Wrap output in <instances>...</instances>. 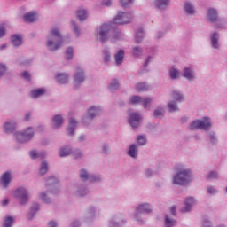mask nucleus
<instances>
[{
  "instance_id": "nucleus-1",
  "label": "nucleus",
  "mask_w": 227,
  "mask_h": 227,
  "mask_svg": "<svg viewBox=\"0 0 227 227\" xmlns=\"http://www.w3.org/2000/svg\"><path fill=\"white\" fill-rule=\"evenodd\" d=\"M48 49L51 51H58L61 45H63V38L58 28L51 29L50 33V39H48L46 43Z\"/></svg>"
},
{
  "instance_id": "nucleus-2",
  "label": "nucleus",
  "mask_w": 227,
  "mask_h": 227,
  "mask_svg": "<svg viewBox=\"0 0 227 227\" xmlns=\"http://www.w3.org/2000/svg\"><path fill=\"white\" fill-rule=\"evenodd\" d=\"M210 127H212V123L210 122V119L207 117H204L202 120H196L192 122L190 129L192 130H209Z\"/></svg>"
},
{
  "instance_id": "nucleus-3",
  "label": "nucleus",
  "mask_w": 227,
  "mask_h": 227,
  "mask_svg": "<svg viewBox=\"0 0 227 227\" xmlns=\"http://www.w3.org/2000/svg\"><path fill=\"white\" fill-rule=\"evenodd\" d=\"M191 182V172L188 170H182L174 177V184L177 185H185Z\"/></svg>"
},
{
  "instance_id": "nucleus-4",
  "label": "nucleus",
  "mask_w": 227,
  "mask_h": 227,
  "mask_svg": "<svg viewBox=\"0 0 227 227\" xmlns=\"http://www.w3.org/2000/svg\"><path fill=\"white\" fill-rule=\"evenodd\" d=\"M132 20V14L130 12H120L114 20V24H129Z\"/></svg>"
},
{
  "instance_id": "nucleus-5",
  "label": "nucleus",
  "mask_w": 227,
  "mask_h": 227,
  "mask_svg": "<svg viewBox=\"0 0 227 227\" xmlns=\"http://www.w3.org/2000/svg\"><path fill=\"white\" fill-rule=\"evenodd\" d=\"M33 136H35L33 129L28 128L23 133H17L16 139L19 143H26L27 141H29L33 137Z\"/></svg>"
},
{
  "instance_id": "nucleus-6",
  "label": "nucleus",
  "mask_w": 227,
  "mask_h": 227,
  "mask_svg": "<svg viewBox=\"0 0 227 227\" xmlns=\"http://www.w3.org/2000/svg\"><path fill=\"white\" fill-rule=\"evenodd\" d=\"M152 98H141L139 96H134L129 99V104H142L145 107V109H147L152 106Z\"/></svg>"
},
{
  "instance_id": "nucleus-7",
  "label": "nucleus",
  "mask_w": 227,
  "mask_h": 227,
  "mask_svg": "<svg viewBox=\"0 0 227 227\" xmlns=\"http://www.w3.org/2000/svg\"><path fill=\"white\" fill-rule=\"evenodd\" d=\"M15 198L20 199V205H25V203H27V200H29V195H27V191L24 188H18L14 192Z\"/></svg>"
},
{
  "instance_id": "nucleus-8",
  "label": "nucleus",
  "mask_w": 227,
  "mask_h": 227,
  "mask_svg": "<svg viewBox=\"0 0 227 227\" xmlns=\"http://www.w3.org/2000/svg\"><path fill=\"white\" fill-rule=\"evenodd\" d=\"M111 27H113V24L105 23L101 26V29L99 31V38L101 42H107V35H109Z\"/></svg>"
},
{
  "instance_id": "nucleus-9",
  "label": "nucleus",
  "mask_w": 227,
  "mask_h": 227,
  "mask_svg": "<svg viewBox=\"0 0 227 227\" xmlns=\"http://www.w3.org/2000/svg\"><path fill=\"white\" fill-rule=\"evenodd\" d=\"M141 114L137 113H133L129 115V121L134 129H137L139 127V122L141 121Z\"/></svg>"
},
{
  "instance_id": "nucleus-10",
  "label": "nucleus",
  "mask_w": 227,
  "mask_h": 227,
  "mask_svg": "<svg viewBox=\"0 0 227 227\" xmlns=\"http://www.w3.org/2000/svg\"><path fill=\"white\" fill-rule=\"evenodd\" d=\"M84 82V72L81 68H77L76 74H74V86L81 84Z\"/></svg>"
},
{
  "instance_id": "nucleus-11",
  "label": "nucleus",
  "mask_w": 227,
  "mask_h": 227,
  "mask_svg": "<svg viewBox=\"0 0 227 227\" xmlns=\"http://www.w3.org/2000/svg\"><path fill=\"white\" fill-rule=\"evenodd\" d=\"M192 205H196V200H194V198H192V197L186 199L185 207L182 208L181 212L183 214H185V212H189L191 210V207H192Z\"/></svg>"
},
{
  "instance_id": "nucleus-12",
  "label": "nucleus",
  "mask_w": 227,
  "mask_h": 227,
  "mask_svg": "<svg viewBox=\"0 0 227 227\" xmlns=\"http://www.w3.org/2000/svg\"><path fill=\"white\" fill-rule=\"evenodd\" d=\"M10 182H12V174H10V172H4L1 177L3 187H8Z\"/></svg>"
},
{
  "instance_id": "nucleus-13",
  "label": "nucleus",
  "mask_w": 227,
  "mask_h": 227,
  "mask_svg": "<svg viewBox=\"0 0 227 227\" xmlns=\"http://www.w3.org/2000/svg\"><path fill=\"white\" fill-rule=\"evenodd\" d=\"M152 207L148 204H142L137 207V214H150Z\"/></svg>"
},
{
  "instance_id": "nucleus-14",
  "label": "nucleus",
  "mask_w": 227,
  "mask_h": 227,
  "mask_svg": "<svg viewBox=\"0 0 227 227\" xmlns=\"http://www.w3.org/2000/svg\"><path fill=\"white\" fill-rule=\"evenodd\" d=\"M15 129H17V124H15V122H5L4 125V130L6 134L13 132Z\"/></svg>"
},
{
  "instance_id": "nucleus-15",
  "label": "nucleus",
  "mask_w": 227,
  "mask_h": 227,
  "mask_svg": "<svg viewBox=\"0 0 227 227\" xmlns=\"http://www.w3.org/2000/svg\"><path fill=\"white\" fill-rule=\"evenodd\" d=\"M23 19L25 22H35L38 19V16L36 12H27L23 16Z\"/></svg>"
},
{
  "instance_id": "nucleus-16",
  "label": "nucleus",
  "mask_w": 227,
  "mask_h": 227,
  "mask_svg": "<svg viewBox=\"0 0 227 227\" xmlns=\"http://www.w3.org/2000/svg\"><path fill=\"white\" fill-rule=\"evenodd\" d=\"M116 65H121L123 63V58H125V51L120 50L114 56Z\"/></svg>"
},
{
  "instance_id": "nucleus-17",
  "label": "nucleus",
  "mask_w": 227,
  "mask_h": 227,
  "mask_svg": "<svg viewBox=\"0 0 227 227\" xmlns=\"http://www.w3.org/2000/svg\"><path fill=\"white\" fill-rule=\"evenodd\" d=\"M75 127H77V122L75 121V120L70 119L67 126V130L69 131L71 136H74V132H75Z\"/></svg>"
},
{
  "instance_id": "nucleus-18",
  "label": "nucleus",
  "mask_w": 227,
  "mask_h": 227,
  "mask_svg": "<svg viewBox=\"0 0 227 227\" xmlns=\"http://www.w3.org/2000/svg\"><path fill=\"white\" fill-rule=\"evenodd\" d=\"M207 18L210 22H215L217 20V11L215 9H209Z\"/></svg>"
},
{
  "instance_id": "nucleus-19",
  "label": "nucleus",
  "mask_w": 227,
  "mask_h": 227,
  "mask_svg": "<svg viewBox=\"0 0 227 227\" xmlns=\"http://www.w3.org/2000/svg\"><path fill=\"white\" fill-rule=\"evenodd\" d=\"M169 4V0H156L155 6L159 8V10H164V7Z\"/></svg>"
},
{
  "instance_id": "nucleus-20",
  "label": "nucleus",
  "mask_w": 227,
  "mask_h": 227,
  "mask_svg": "<svg viewBox=\"0 0 227 227\" xmlns=\"http://www.w3.org/2000/svg\"><path fill=\"white\" fill-rule=\"evenodd\" d=\"M59 84H65L68 82V76L66 74H59L56 76Z\"/></svg>"
},
{
  "instance_id": "nucleus-21",
  "label": "nucleus",
  "mask_w": 227,
  "mask_h": 227,
  "mask_svg": "<svg viewBox=\"0 0 227 227\" xmlns=\"http://www.w3.org/2000/svg\"><path fill=\"white\" fill-rule=\"evenodd\" d=\"M12 43L14 45V47H19V45H22V37L18 35H12Z\"/></svg>"
},
{
  "instance_id": "nucleus-22",
  "label": "nucleus",
  "mask_w": 227,
  "mask_h": 227,
  "mask_svg": "<svg viewBox=\"0 0 227 227\" xmlns=\"http://www.w3.org/2000/svg\"><path fill=\"white\" fill-rule=\"evenodd\" d=\"M211 43L215 49L219 47V35L217 33H214L211 35Z\"/></svg>"
},
{
  "instance_id": "nucleus-23",
  "label": "nucleus",
  "mask_w": 227,
  "mask_h": 227,
  "mask_svg": "<svg viewBox=\"0 0 227 227\" xmlns=\"http://www.w3.org/2000/svg\"><path fill=\"white\" fill-rule=\"evenodd\" d=\"M98 113H100V108L95 107V106H91L88 111L89 117L91 119H93V117L97 116V114H98Z\"/></svg>"
},
{
  "instance_id": "nucleus-24",
  "label": "nucleus",
  "mask_w": 227,
  "mask_h": 227,
  "mask_svg": "<svg viewBox=\"0 0 227 227\" xmlns=\"http://www.w3.org/2000/svg\"><path fill=\"white\" fill-rule=\"evenodd\" d=\"M44 93H45V90L43 89L34 90L31 92V97L32 98H37V97H42V95H43Z\"/></svg>"
},
{
  "instance_id": "nucleus-25",
  "label": "nucleus",
  "mask_w": 227,
  "mask_h": 227,
  "mask_svg": "<svg viewBox=\"0 0 227 227\" xmlns=\"http://www.w3.org/2000/svg\"><path fill=\"white\" fill-rule=\"evenodd\" d=\"M76 15L79 20H85L86 17H88L86 10L84 9H79L76 12Z\"/></svg>"
},
{
  "instance_id": "nucleus-26",
  "label": "nucleus",
  "mask_w": 227,
  "mask_h": 227,
  "mask_svg": "<svg viewBox=\"0 0 227 227\" xmlns=\"http://www.w3.org/2000/svg\"><path fill=\"white\" fill-rule=\"evenodd\" d=\"M184 77L186 79H194V74H192V69L191 67H185L184 70Z\"/></svg>"
},
{
  "instance_id": "nucleus-27",
  "label": "nucleus",
  "mask_w": 227,
  "mask_h": 227,
  "mask_svg": "<svg viewBox=\"0 0 227 227\" xmlns=\"http://www.w3.org/2000/svg\"><path fill=\"white\" fill-rule=\"evenodd\" d=\"M63 117H61V115H55L53 117L55 127H61V125H63Z\"/></svg>"
},
{
  "instance_id": "nucleus-28",
  "label": "nucleus",
  "mask_w": 227,
  "mask_h": 227,
  "mask_svg": "<svg viewBox=\"0 0 227 227\" xmlns=\"http://www.w3.org/2000/svg\"><path fill=\"white\" fill-rule=\"evenodd\" d=\"M128 154L129 155V157H133V158L137 157V150H136V145H131L129 146Z\"/></svg>"
},
{
  "instance_id": "nucleus-29",
  "label": "nucleus",
  "mask_w": 227,
  "mask_h": 227,
  "mask_svg": "<svg viewBox=\"0 0 227 227\" xmlns=\"http://www.w3.org/2000/svg\"><path fill=\"white\" fill-rule=\"evenodd\" d=\"M49 170V165L47 162L43 161L41 164V168L39 170L40 175H45V173Z\"/></svg>"
},
{
  "instance_id": "nucleus-30",
  "label": "nucleus",
  "mask_w": 227,
  "mask_h": 227,
  "mask_svg": "<svg viewBox=\"0 0 227 227\" xmlns=\"http://www.w3.org/2000/svg\"><path fill=\"white\" fill-rule=\"evenodd\" d=\"M184 10H185L186 13H188L190 15H192L194 13V7L189 3L185 4Z\"/></svg>"
},
{
  "instance_id": "nucleus-31",
  "label": "nucleus",
  "mask_w": 227,
  "mask_h": 227,
  "mask_svg": "<svg viewBox=\"0 0 227 227\" xmlns=\"http://www.w3.org/2000/svg\"><path fill=\"white\" fill-rule=\"evenodd\" d=\"M120 88V83L118 82V80L114 79L112 82L109 85V90H118Z\"/></svg>"
},
{
  "instance_id": "nucleus-32",
  "label": "nucleus",
  "mask_w": 227,
  "mask_h": 227,
  "mask_svg": "<svg viewBox=\"0 0 227 227\" xmlns=\"http://www.w3.org/2000/svg\"><path fill=\"white\" fill-rule=\"evenodd\" d=\"M13 224V217L8 216L4 219V227H12Z\"/></svg>"
},
{
  "instance_id": "nucleus-33",
  "label": "nucleus",
  "mask_w": 227,
  "mask_h": 227,
  "mask_svg": "<svg viewBox=\"0 0 227 227\" xmlns=\"http://www.w3.org/2000/svg\"><path fill=\"white\" fill-rule=\"evenodd\" d=\"M104 61L105 63H109V61H111V52L107 49H105L104 51Z\"/></svg>"
},
{
  "instance_id": "nucleus-34",
  "label": "nucleus",
  "mask_w": 227,
  "mask_h": 227,
  "mask_svg": "<svg viewBox=\"0 0 227 227\" xmlns=\"http://www.w3.org/2000/svg\"><path fill=\"white\" fill-rule=\"evenodd\" d=\"M176 223V221L171 220V219H169L168 215H166V217H165V224H166L167 227H173V226H175Z\"/></svg>"
},
{
  "instance_id": "nucleus-35",
  "label": "nucleus",
  "mask_w": 227,
  "mask_h": 227,
  "mask_svg": "<svg viewBox=\"0 0 227 227\" xmlns=\"http://www.w3.org/2000/svg\"><path fill=\"white\" fill-rule=\"evenodd\" d=\"M168 109L171 113L175 112V111H178V106H176V102L175 101H170L168 103Z\"/></svg>"
},
{
  "instance_id": "nucleus-36",
  "label": "nucleus",
  "mask_w": 227,
  "mask_h": 227,
  "mask_svg": "<svg viewBox=\"0 0 227 227\" xmlns=\"http://www.w3.org/2000/svg\"><path fill=\"white\" fill-rule=\"evenodd\" d=\"M70 153H72V150L69 149L67 151V149H65V148L60 149V152L59 153V157H68V155H70Z\"/></svg>"
},
{
  "instance_id": "nucleus-37",
  "label": "nucleus",
  "mask_w": 227,
  "mask_h": 227,
  "mask_svg": "<svg viewBox=\"0 0 227 227\" xmlns=\"http://www.w3.org/2000/svg\"><path fill=\"white\" fill-rule=\"evenodd\" d=\"M66 58H67V59H72V58H74V48L69 47L67 49Z\"/></svg>"
},
{
  "instance_id": "nucleus-38",
  "label": "nucleus",
  "mask_w": 227,
  "mask_h": 227,
  "mask_svg": "<svg viewBox=\"0 0 227 227\" xmlns=\"http://www.w3.org/2000/svg\"><path fill=\"white\" fill-rule=\"evenodd\" d=\"M143 38H145V35H143V30L137 32L136 42L137 43H141V42H143Z\"/></svg>"
},
{
  "instance_id": "nucleus-39",
  "label": "nucleus",
  "mask_w": 227,
  "mask_h": 227,
  "mask_svg": "<svg viewBox=\"0 0 227 227\" xmlns=\"http://www.w3.org/2000/svg\"><path fill=\"white\" fill-rule=\"evenodd\" d=\"M172 95H173V98H175V100H177L179 102H182V100H184V96L182 94H180L179 92L174 91Z\"/></svg>"
},
{
  "instance_id": "nucleus-40",
  "label": "nucleus",
  "mask_w": 227,
  "mask_h": 227,
  "mask_svg": "<svg viewBox=\"0 0 227 227\" xmlns=\"http://www.w3.org/2000/svg\"><path fill=\"white\" fill-rule=\"evenodd\" d=\"M179 74H180V72H178V70H176L173 67L170 69L171 79H176V77H178Z\"/></svg>"
},
{
  "instance_id": "nucleus-41",
  "label": "nucleus",
  "mask_w": 227,
  "mask_h": 227,
  "mask_svg": "<svg viewBox=\"0 0 227 227\" xmlns=\"http://www.w3.org/2000/svg\"><path fill=\"white\" fill-rule=\"evenodd\" d=\"M137 91H146V90H148V86L145 83H138L137 84Z\"/></svg>"
},
{
  "instance_id": "nucleus-42",
  "label": "nucleus",
  "mask_w": 227,
  "mask_h": 227,
  "mask_svg": "<svg viewBox=\"0 0 227 227\" xmlns=\"http://www.w3.org/2000/svg\"><path fill=\"white\" fill-rule=\"evenodd\" d=\"M80 178H82V180H83V181L88 180V172L85 169L81 170Z\"/></svg>"
},
{
  "instance_id": "nucleus-43",
  "label": "nucleus",
  "mask_w": 227,
  "mask_h": 227,
  "mask_svg": "<svg viewBox=\"0 0 227 227\" xmlns=\"http://www.w3.org/2000/svg\"><path fill=\"white\" fill-rule=\"evenodd\" d=\"M218 178V175L216 172H210L209 175L207 176V180H215Z\"/></svg>"
},
{
  "instance_id": "nucleus-44",
  "label": "nucleus",
  "mask_w": 227,
  "mask_h": 227,
  "mask_svg": "<svg viewBox=\"0 0 227 227\" xmlns=\"http://www.w3.org/2000/svg\"><path fill=\"white\" fill-rule=\"evenodd\" d=\"M143 52V50L139 47H135L133 49V54L134 56L137 57V56H141V53Z\"/></svg>"
},
{
  "instance_id": "nucleus-45",
  "label": "nucleus",
  "mask_w": 227,
  "mask_h": 227,
  "mask_svg": "<svg viewBox=\"0 0 227 227\" xmlns=\"http://www.w3.org/2000/svg\"><path fill=\"white\" fill-rule=\"evenodd\" d=\"M30 157H31V159H36L38 157H45V154H37L36 151H31Z\"/></svg>"
},
{
  "instance_id": "nucleus-46",
  "label": "nucleus",
  "mask_w": 227,
  "mask_h": 227,
  "mask_svg": "<svg viewBox=\"0 0 227 227\" xmlns=\"http://www.w3.org/2000/svg\"><path fill=\"white\" fill-rule=\"evenodd\" d=\"M137 143L138 145H146V137H143V136H138L137 137Z\"/></svg>"
},
{
  "instance_id": "nucleus-47",
  "label": "nucleus",
  "mask_w": 227,
  "mask_h": 227,
  "mask_svg": "<svg viewBox=\"0 0 227 227\" xmlns=\"http://www.w3.org/2000/svg\"><path fill=\"white\" fill-rule=\"evenodd\" d=\"M21 77H23V79H25L26 81H31V75L27 72H23L21 74Z\"/></svg>"
},
{
  "instance_id": "nucleus-48",
  "label": "nucleus",
  "mask_w": 227,
  "mask_h": 227,
  "mask_svg": "<svg viewBox=\"0 0 227 227\" xmlns=\"http://www.w3.org/2000/svg\"><path fill=\"white\" fill-rule=\"evenodd\" d=\"M6 35V29L4 25L0 26V38H3Z\"/></svg>"
},
{
  "instance_id": "nucleus-49",
  "label": "nucleus",
  "mask_w": 227,
  "mask_h": 227,
  "mask_svg": "<svg viewBox=\"0 0 227 227\" xmlns=\"http://www.w3.org/2000/svg\"><path fill=\"white\" fill-rule=\"evenodd\" d=\"M162 115V108H158L154 111V116L158 118V116Z\"/></svg>"
},
{
  "instance_id": "nucleus-50",
  "label": "nucleus",
  "mask_w": 227,
  "mask_h": 227,
  "mask_svg": "<svg viewBox=\"0 0 227 227\" xmlns=\"http://www.w3.org/2000/svg\"><path fill=\"white\" fill-rule=\"evenodd\" d=\"M133 0H121V4L122 6H127L128 4H130V3H132Z\"/></svg>"
},
{
  "instance_id": "nucleus-51",
  "label": "nucleus",
  "mask_w": 227,
  "mask_h": 227,
  "mask_svg": "<svg viewBox=\"0 0 227 227\" xmlns=\"http://www.w3.org/2000/svg\"><path fill=\"white\" fill-rule=\"evenodd\" d=\"M73 155L74 159H79V157H82V154H81V152H79V150L74 151Z\"/></svg>"
},
{
  "instance_id": "nucleus-52",
  "label": "nucleus",
  "mask_w": 227,
  "mask_h": 227,
  "mask_svg": "<svg viewBox=\"0 0 227 227\" xmlns=\"http://www.w3.org/2000/svg\"><path fill=\"white\" fill-rule=\"evenodd\" d=\"M4 72H6V67L0 65V77L1 75H4Z\"/></svg>"
},
{
  "instance_id": "nucleus-53",
  "label": "nucleus",
  "mask_w": 227,
  "mask_h": 227,
  "mask_svg": "<svg viewBox=\"0 0 227 227\" xmlns=\"http://www.w3.org/2000/svg\"><path fill=\"white\" fill-rule=\"evenodd\" d=\"M31 212H33V214H35V212H38V204H35L31 207Z\"/></svg>"
},
{
  "instance_id": "nucleus-54",
  "label": "nucleus",
  "mask_w": 227,
  "mask_h": 227,
  "mask_svg": "<svg viewBox=\"0 0 227 227\" xmlns=\"http://www.w3.org/2000/svg\"><path fill=\"white\" fill-rule=\"evenodd\" d=\"M41 198L44 203H49V200H47V195L45 193H42Z\"/></svg>"
},
{
  "instance_id": "nucleus-55",
  "label": "nucleus",
  "mask_w": 227,
  "mask_h": 227,
  "mask_svg": "<svg viewBox=\"0 0 227 227\" xmlns=\"http://www.w3.org/2000/svg\"><path fill=\"white\" fill-rule=\"evenodd\" d=\"M171 214H172V215H176V206H173L171 207Z\"/></svg>"
},
{
  "instance_id": "nucleus-56",
  "label": "nucleus",
  "mask_w": 227,
  "mask_h": 227,
  "mask_svg": "<svg viewBox=\"0 0 227 227\" xmlns=\"http://www.w3.org/2000/svg\"><path fill=\"white\" fill-rule=\"evenodd\" d=\"M90 182H97V180H99V178L98 177L97 178L95 176H91L90 177Z\"/></svg>"
},
{
  "instance_id": "nucleus-57",
  "label": "nucleus",
  "mask_w": 227,
  "mask_h": 227,
  "mask_svg": "<svg viewBox=\"0 0 227 227\" xmlns=\"http://www.w3.org/2000/svg\"><path fill=\"white\" fill-rule=\"evenodd\" d=\"M207 192H209V194H214V192H215V190L212 187L207 188Z\"/></svg>"
},
{
  "instance_id": "nucleus-58",
  "label": "nucleus",
  "mask_w": 227,
  "mask_h": 227,
  "mask_svg": "<svg viewBox=\"0 0 227 227\" xmlns=\"http://www.w3.org/2000/svg\"><path fill=\"white\" fill-rule=\"evenodd\" d=\"M209 139H210L211 143H214V140L215 139V135L210 134L209 135Z\"/></svg>"
},
{
  "instance_id": "nucleus-59",
  "label": "nucleus",
  "mask_w": 227,
  "mask_h": 227,
  "mask_svg": "<svg viewBox=\"0 0 227 227\" xmlns=\"http://www.w3.org/2000/svg\"><path fill=\"white\" fill-rule=\"evenodd\" d=\"M119 36H120V33H115V34H114V38H113V40H114V41L118 40Z\"/></svg>"
},
{
  "instance_id": "nucleus-60",
  "label": "nucleus",
  "mask_w": 227,
  "mask_h": 227,
  "mask_svg": "<svg viewBox=\"0 0 227 227\" xmlns=\"http://www.w3.org/2000/svg\"><path fill=\"white\" fill-rule=\"evenodd\" d=\"M49 226H50V227H57L58 224L56 223V222H50V223H49Z\"/></svg>"
},
{
  "instance_id": "nucleus-61",
  "label": "nucleus",
  "mask_w": 227,
  "mask_h": 227,
  "mask_svg": "<svg viewBox=\"0 0 227 227\" xmlns=\"http://www.w3.org/2000/svg\"><path fill=\"white\" fill-rule=\"evenodd\" d=\"M73 25L74 26V32L76 33V35H79V27H77V26L74 22Z\"/></svg>"
},
{
  "instance_id": "nucleus-62",
  "label": "nucleus",
  "mask_w": 227,
  "mask_h": 227,
  "mask_svg": "<svg viewBox=\"0 0 227 227\" xmlns=\"http://www.w3.org/2000/svg\"><path fill=\"white\" fill-rule=\"evenodd\" d=\"M49 184H56V177H51Z\"/></svg>"
},
{
  "instance_id": "nucleus-63",
  "label": "nucleus",
  "mask_w": 227,
  "mask_h": 227,
  "mask_svg": "<svg viewBox=\"0 0 227 227\" xmlns=\"http://www.w3.org/2000/svg\"><path fill=\"white\" fill-rule=\"evenodd\" d=\"M203 227H210V222H205Z\"/></svg>"
},
{
  "instance_id": "nucleus-64",
  "label": "nucleus",
  "mask_w": 227,
  "mask_h": 227,
  "mask_svg": "<svg viewBox=\"0 0 227 227\" xmlns=\"http://www.w3.org/2000/svg\"><path fill=\"white\" fill-rule=\"evenodd\" d=\"M3 207H5V205H8V200H4L2 202Z\"/></svg>"
}]
</instances>
